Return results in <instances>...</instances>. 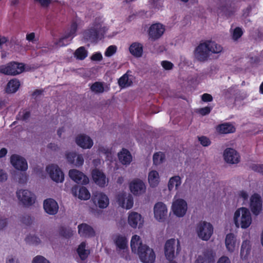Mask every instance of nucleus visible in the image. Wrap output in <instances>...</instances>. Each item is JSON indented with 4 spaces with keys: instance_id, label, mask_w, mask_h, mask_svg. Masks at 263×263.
<instances>
[{
    "instance_id": "1",
    "label": "nucleus",
    "mask_w": 263,
    "mask_h": 263,
    "mask_svg": "<svg viewBox=\"0 0 263 263\" xmlns=\"http://www.w3.org/2000/svg\"><path fill=\"white\" fill-rule=\"evenodd\" d=\"M233 222L237 228L247 229L252 224L253 219L251 211L246 207L237 209L233 215Z\"/></svg>"
},
{
    "instance_id": "2",
    "label": "nucleus",
    "mask_w": 263,
    "mask_h": 263,
    "mask_svg": "<svg viewBox=\"0 0 263 263\" xmlns=\"http://www.w3.org/2000/svg\"><path fill=\"white\" fill-rule=\"evenodd\" d=\"M103 23V21L96 20L90 28L84 33V39L92 42L102 36L107 30Z\"/></svg>"
},
{
    "instance_id": "3",
    "label": "nucleus",
    "mask_w": 263,
    "mask_h": 263,
    "mask_svg": "<svg viewBox=\"0 0 263 263\" xmlns=\"http://www.w3.org/2000/svg\"><path fill=\"white\" fill-rule=\"evenodd\" d=\"M113 241L116 246V251L118 254L126 260H130L127 238L124 235L119 234L113 237Z\"/></svg>"
},
{
    "instance_id": "4",
    "label": "nucleus",
    "mask_w": 263,
    "mask_h": 263,
    "mask_svg": "<svg viewBox=\"0 0 263 263\" xmlns=\"http://www.w3.org/2000/svg\"><path fill=\"white\" fill-rule=\"evenodd\" d=\"M180 251L181 246L178 239L171 238L166 241L164 252L165 257L168 261H173L176 255L178 254Z\"/></svg>"
},
{
    "instance_id": "5",
    "label": "nucleus",
    "mask_w": 263,
    "mask_h": 263,
    "mask_svg": "<svg viewBox=\"0 0 263 263\" xmlns=\"http://www.w3.org/2000/svg\"><path fill=\"white\" fill-rule=\"evenodd\" d=\"M196 231L200 239L207 241L210 238L213 234V227L210 223L205 221H201L197 223Z\"/></svg>"
},
{
    "instance_id": "6",
    "label": "nucleus",
    "mask_w": 263,
    "mask_h": 263,
    "mask_svg": "<svg viewBox=\"0 0 263 263\" xmlns=\"http://www.w3.org/2000/svg\"><path fill=\"white\" fill-rule=\"evenodd\" d=\"M24 70V66L22 63L11 62L0 66V72L6 75H17L23 72Z\"/></svg>"
},
{
    "instance_id": "7",
    "label": "nucleus",
    "mask_w": 263,
    "mask_h": 263,
    "mask_svg": "<svg viewBox=\"0 0 263 263\" xmlns=\"http://www.w3.org/2000/svg\"><path fill=\"white\" fill-rule=\"evenodd\" d=\"M16 195L19 201L25 206H30L35 202V195L28 190H18L16 192Z\"/></svg>"
},
{
    "instance_id": "8",
    "label": "nucleus",
    "mask_w": 263,
    "mask_h": 263,
    "mask_svg": "<svg viewBox=\"0 0 263 263\" xmlns=\"http://www.w3.org/2000/svg\"><path fill=\"white\" fill-rule=\"evenodd\" d=\"M154 217L160 222H164L167 217L168 209L166 205L162 202L156 203L153 208Z\"/></svg>"
},
{
    "instance_id": "9",
    "label": "nucleus",
    "mask_w": 263,
    "mask_h": 263,
    "mask_svg": "<svg viewBox=\"0 0 263 263\" xmlns=\"http://www.w3.org/2000/svg\"><path fill=\"white\" fill-rule=\"evenodd\" d=\"M171 209L175 216L178 217H182L185 215L187 210V203L182 199H175L174 198Z\"/></svg>"
},
{
    "instance_id": "10",
    "label": "nucleus",
    "mask_w": 263,
    "mask_h": 263,
    "mask_svg": "<svg viewBox=\"0 0 263 263\" xmlns=\"http://www.w3.org/2000/svg\"><path fill=\"white\" fill-rule=\"evenodd\" d=\"M137 254L143 263H154L155 261V253L153 249L147 245L141 248Z\"/></svg>"
},
{
    "instance_id": "11",
    "label": "nucleus",
    "mask_w": 263,
    "mask_h": 263,
    "mask_svg": "<svg viewBox=\"0 0 263 263\" xmlns=\"http://www.w3.org/2000/svg\"><path fill=\"white\" fill-rule=\"evenodd\" d=\"M250 211L255 216L259 215L262 209V200L260 195L257 193L252 195L249 199Z\"/></svg>"
},
{
    "instance_id": "12",
    "label": "nucleus",
    "mask_w": 263,
    "mask_h": 263,
    "mask_svg": "<svg viewBox=\"0 0 263 263\" xmlns=\"http://www.w3.org/2000/svg\"><path fill=\"white\" fill-rule=\"evenodd\" d=\"M65 158L68 163L79 167L84 164V158L82 154H78L74 151H66Z\"/></svg>"
},
{
    "instance_id": "13",
    "label": "nucleus",
    "mask_w": 263,
    "mask_h": 263,
    "mask_svg": "<svg viewBox=\"0 0 263 263\" xmlns=\"http://www.w3.org/2000/svg\"><path fill=\"white\" fill-rule=\"evenodd\" d=\"M46 171L51 179L56 182H62L64 180V173L55 164H51L46 167Z\"/></svg>"
},
{
    "instance_id": "14",
    "label": "nucleus",
    "mask_w": 263,
    "mask_h": 263,
    "mask_svg": "<svg viewBox=\"0 0 263 263\" xmlns=\"http://www.w3.org/2000/svg\"><path fill=\"white\" fill-rule=\"evenodd\" d=\"M10 161L11 165L17 170L25 172L28 169V163L23 157L17 155H12L10 158Z\"/></svg>"
},
{
    "instance_id": "15",
    "label": "nucleus",
    "mask_w": 263,
    "mask_h": 263,
    "mask_svg": "<svg viewBox=\"0 0 263 263\" xmlns=\"http://www.w3.org/2000/svg\"><path fill=\"white\" fill-rule=\"evenodd\" d=\"M127 221L132 228L140 229L143 227L144 220L140 214L136 212H130L128 213Z\"/></svg>"
},
{
    "instance_id": "16",
    "label": "nucleus",
    "mask_w": 263,
    "mask_h": 263,
    "mask_svg": "<svg viewBox=\"0 0 263 263\" xmlns=\"http://www.w3.org/2000/svg\"><path fill=\"white\" fill-rule=\"evenodd\" d=\"M92 200L95 205L100 209L106 208L109 203L108 196L101 192H97L93 194Z\"/></svg>"
},
{
    "instance_id": "17",
    "label": "nucleus",
    "mask_w": 263,
    "mask_h": 263,
    "mask_svg": "<svg viewBox=\"0 0 263 263\" xmlns=\"http://www.w3.org/2000/svg\"><path fill=\"white\" fill-rule=\"evenodd\" d=\"M130 192L136 196L144 194L146 191V185L144 182L139 179H135L129 183Z\"/></svg>"
},
{
    "instance_id": "18",
    "label": "nucleus",
    "mask_w": 263,
    "mask_h": 263,
    "mask_svg": "<svg viewBox=\"0 0 263 263\" xmlns=\"http://www.w3.org/2000/svg\"><path fill=\"white\" fill-rule=\"evenodd\" d=\"M117 202L122 208L127 210L131 209L134 204L133 197L125 192L119 193L117 196Z\"/></svg>"
},
{
    "instance_id": "19",
    "label": "nucleus",
    "mask_w": 263,
    "mask_h": 263,
    "mask_svg": "<svg viewBox=\"0 0 263 263\" xmlns=\"http://www.w3.org/2000/svg\"><path fill=\"white\" fill-rule=\"evenodd\" d=\"M225 246L229 253H233L237 251L239 242L235 235L233 233L228 234L225 238Z\"/></svg>"
},
{
    "instance_id": "20",
    "label": "nucleus",
    "mask_w": 263,
    "mask_h": 263,
    "mask_svg": "<svg viewBox=\"0 0 263 263\" xmlns=\"http://www.w3.org/2000/svg\"><path fill=\"white\" fill-rule=\"evenodd\" d=\"M77 30V24L76 23H72L70 29L65 33L64 36L61 37L57 43V45L59 46H63L69 44L71 40L76 35Z\"/></svg>"
},
{
    "instance_id": "21",
    "label": "nucleus",
    "mask_w": 263,
    "mask_h": 263,
    "mask_svg": "<svg viewBox=\"0 0 263 263\" xmlns=\"http://www.w3.org/2000/svg\"><path fill=\"white\" fill-rule=\"evenodd\" d=\"M75 142L83 149H90L93 145L92 139L85 134H79L75 138Z\"/></svg>"
},
{
    "instance_id": "22",
    "label": "nucleus",
    "mask_w": 263,
    "mask_h": 263,
    "mask_svg": "<svg viewBox=\"0 0 263 263\" xmlns=\"http://www.w3.org/2000/svg\"><path fill=\"white\" fill-rule=\"evenodd\" d=\"M224 160L230 164H236L240 161L239 154L233 148H226L223 154Z\"/></svg>"
},
{
    "instance_id": "23",
    "label": "nucleus",
    "mask_w": 263,
    "mask_h": 263,
    "mask_svg": "<svg viewBox=\"0 0 263 263\" xmlns=\"http://www.w3.org/2000/svg\"><path fill=\"white\" fill-rule=\"evenodd\" d=\"M165 31L164 26L160 23H156L152 25L148 30L149 37L156 40L160 37Z\"/></svg>"
},
{
    "instance_id": "24",
    "label": "nucleus",
    "mask_w": 263,
    "mask_h": 263,
    "mask_svg": "<svg viewBox=\"0 0 263 263\" xmlns=\"http://www.w3.org/2000/svg\"><path fill=\"white\" fill-rule=\"evenodd\" d=\"M92 177L94 182L99 186L104 187L107 186L108 180L101 171L94 169L92 172Z\"/></svg>"
},
{
    "instance_id": "25",
    "label": "nucleus",
    "mask_w": 263,
    "mask_h": 263,
    "mask_svg": "<svg viewBox=\"0 0 263 263\" xmlns=\"http://www.w3.org/2000/svg\"><path fill=\"white\" fill-rule=\"evenodd\" d=\"M70 178L77 183L86 184L88 183L89 179L82 172L76 169H72L69 171Z\"/></svg>"
},
{
    "instance_id": "26",
    "label": "nucleus",
    "mask_w": 263,
    "mask_h": 263,
    "mask_svg": "<svg viewBox=\"0 0 263 263\" xmlns=\"http://www.w3.org/2000/svg\"><path fill=\"white\" fill-rule=\"evenodd\" d=\"M195 57L199 61H204L210 56L205 42L200 44L195 51Z\"/></svg>"
},
{
    "instance_id": "27",
    "label": "nucleus",
    "mask_w": 263,
    "mask_h": 263,
    "mask_svg": "<svg viewBox=\"0 0 263 263\" xmlns=\"http://www.w3.org/2000/svg\"><path fill=\"white\" fill-rule=\"evenodd\" d=\"M78 233L80 236L90 238L95 236V231L92 227L87 223H82L78 226Z\"/></svg>"
},
{
    "instance_id": "28",
    "label": "nucleus",
    "mask_w": 263,
    "mask_h": 263,
    "mask_svg": "<svg viewBox=\"0 0 263 263\" xmlns=\"http://www.w3.org/2000/svg\"><path fill=\"white\" fill-rule=\"evenodd\" d=\"M44 209L50 215H55L59 210L58 203L52 199H47L44 202Z\"/></svg>"
},
{
    "instance_id": "29",
    "label": "nucleus",
    "mask_w": 263,
    "mask_h": 263,
    "mask_svg": "<svg viewBox=\"0 0 263 263\" xmlns=\"http://www.w3.org/2000/svg\"><path fill=\"white\" fill-rule=\"evenodd\" d=\"M72 193L74 196L78 197L81 200H86L90 197L89 192L85 187L75 186L72 189Z\"/></svg>"
},
{
    "instance_id": "30",
    "label": "nucleus",
    "mask_w": 263,
    "mask_h": 263,
    "mask_svg": "<svg viewBox=\"0 0 263 263\" xmlns=\"http://www.w3.org/2000/svg\"><path fill=\"white\" fill-rule=\"evenodd\" d=\"M119 161L124 165H129L132 161L130 153L126 149L123 148L118 154Z\"/></svg>"
},
{
    "instance_id": "31",
    "label": "nucleus",
    "mask_w": 263,
    "mask_h": 263,
    "mask_svg": "<svg viewBox=\"0 0 263 263\" xmlns=\"http://www.w3.org/2000/svg\"><path fill=\"white\" fill-rule=\"evenodd\" d=\"M144 246L146 245L142 243L139 236L134 235L132 236L130 240V248L133 253L137 254L141 248Z\"/></svg>"
},
{
    "instance_id": "32",
    "label": "nucleus",
    "mask_w": 263,
    "mask_h": 263,
    "mask_svg": "<svg viewBox=\"0 0 263 263\" xmlns=\"http://www.w3.org/2000/svg\"><path fill=\"white\" fill-rule=\"evenodd\" d=\"M131 54L136 58H140L143 54V45L139 42H134L129 47Z\"/></svg>"
},
{
    "instance_id": "33",
    "label": "nucleus",
    "mask_w": 263,
    "mask_h": 263,
    "mask_svg": "<svg viewBox=\"0 0 263 263\" xmlns=\"http://www.w3.org/2000/svg\"><path fill=\"white\" fill-rule=\"evenodd\" d=\"M148 181L150 186L155 187L160 182L159 173L155 170H151L148 174Z\"/></svg>"
},
{
    "instance_id": "34",
    "label": "nucleus",
    "mask_w": 263,
    "mask_h": 263,
    "mask_svg": "<svg viewBox=\"0 0 263 263\" xmlns=\"http://www.w3.org/2000/svg\"><path fill=\"white\" fill-rule=\"evenodd\" d=\"M251 252L250 242L248 240H243L242 242L240 256L243 260L248 259Z\"/></svg>"
},
{
    "instance_id": "35",
    "label": "nucleus",
    "mask_w": 263,
    "mask_h": 263,
    "mask_svg": "<svg viewBox=\"0 0 263 263\" xmlns=\"http://www.w3.org/2000/svg\"><path fill=\"white\" fill-rule=\"evenodd\" d=\"M90 90L96 94H100L107 91L109 88L104 82H96L91 85Z\"/></svg>"
},
{
    "instance_id": "36",
    "label": "nucleus",
    "mask_w": 263,
    "mask_h": 263,
    "mask_svg": "<svg viewBox=\"0 0 263 263\" xmlns=\"http://www.w3.org/2000/svg\"><path fill=\"white\" fill-rule=\"evenodd\" d=\"M209 52L214 54L221 53L223 50L222 47L215 42L208 41L205 42Z\"/></svg>"
},
{
    "instance_id": "37",
    "label": "nucleus",
    "mask_w": 263,
    "mask_h": 263,
    "mask_svg": "<svg viewBox=\"0 0 263 263\" xmlns=\"http://www.w3.org/2000/svg\"><path fill=\"white\" fill-rule=\"evenodd\" d=\"M216 130L220 134H227L234 132L235 131V128L232 124L225 123L217 126Z\"/></svg>"
},
{
    "instance_id": "38",
    "label": "nucleus",
    "mask_w": 263,
    "mask_h": 263,
    "mask_svg": "<svg viewBox=\"0 0 263 263\" xmlns=\"http://www.w3.org/2000/svg\"><path fill=\"white\" fill-rule=\"evenodd\" d=\"M182 181L181 177L178 175H176L170 178L168 183L167 187L169 191H172L173 189H175L177 190L181 184Z\"/></svg>"
},
{
    "instance_id": "39",
    "label": "nucleus",
    "mask_w": 263,
    "mask_h": 263,
    "mask_svg": "<svg viewBox=\"0 0 263 263\" xmlns=\"http://www.w3.org/2000/svg\"><path fill=\"white\" fill-rule=\"evenodd\" d=\"M133 83V76L127 72L118 80L119 85L122 88H126L131 86Z\"/></svg>"
},
{
    "instance_id": "40",
    "label": "nucleus",
    "mask_w": 263,
    "mask_h": 263,
    "mask_svg": "<svg viewBox=\"0 0 263 263\" xmlns=\"http://www.w3.org/2000/svg\"><path fill=\"white\" fill-rule=\"evenodd\" d=\"M77 252L82 260H85L90 254V251L86 248V243L84 241L79 245Z\"/></svg>"
},
{
    "instance_id": "41",
    "label": "nucleus",
    "mask_w": 263,
    "mask_h": 263,
    "mask_svg": "<svg viewBox=\"0 0 263 263\" xmlns=\"http://www.w3.org/2000/svg\"><path fill=\"white\" fill-rule=\"evenodd\" d=\"M20 86L18 80L15 79H12L8 83L6 91L7 93H14L18 90Z\"/></svg>"
},
{
    "instance_id": "42",
    "label": "nucleus",
    "mask_w": 263,
    "mask_h": 263,
    "mask_svg": "<svg viewBox=\"0 0 263 263\" xmlns=\"http://www.w3.org/2000/svg\"><path fill=\"white\" fill-rule=\"evenodd\" d=\"M74 55L77 59L83 60L87 57V51L84 47H80L75 51Z\"/></svg>"
},
{
    "instance_id": "43",
    "label": "nucleus",
    "mask_w": 263,
    "mask_h": 263,
    "mask_svg": "<svg viewBox=\"0 0 263 263\" xmlns=\"http://www.w3.org/2000/svg\"><path fill=\"white\" fill-rule=\"evenodd\" d=\"M200 255L203 256L205 262H213L215 257V254L212 250H206L203 252Z\"/></svg>"
},
{
    "instance_id": "44",
    "label": "nucleus",
    "mask_w": 263,
    "mask_h": 263,
    "mask_svg": "<svg viewBox=\"0 0 263 263\" xmlns=\"http://www.w3.org/2000/svg\"><path fill=\"white\" fill-rule=\"evenodd\" d=\"M164 160V155L161 152H158L154 154L153 156L154 164L158 165L162 163Z\"/></svg>"
},
{
    "instance_id": "45",
    "label": "nucleus",
    "mask_w": 263,
    "mask_h": 263,
    "mask_svg": "<svg viewBox=\"0 0 263 263\" xmlns=\"http://www.w3.org/2000/svg\"><path fill=\"white\" fill-rule=\"evenodd\" d=\"M28 243L34 245H37L41 242V240L39 237L36 235H29L26 238Z\"/></svg>"
},
{
    "instance_id": "46",
    "label": "nucleus",
    "mask_w": 263,
    "mask_h": 263,
    "mask_svg": "<svg viewBox=\"0 0 263 263\" xmlns=\"http://www.w3.org/2000/svg\"><path fill=\"white\" fill-rule=\"evenodd\" d=\"M238 196L239 199H242V204L245 205L248 200L249 194L247 191H240L238 193Z\"/></svg>"
},
{
    "instance_id": "47",
    "label": "nucleus",
    "mask_w": 263,
    "mask_h": 263,
    "mask_svg": "<svg viewBox=\"0 0 263 263\" xmlns=\"http://www.w3.org/2000/svg\"><path fill=\"white\" fill-rule=\"evenodd\" d=\"M242 29L239 27L236 28L232 33V39L234 41H237L242 35Z\"/></svg>"
},
{
    "instance_id": "48",
    "label": "nucleus",
    "mask_w": 263,
    "mask_h": 263,
    "mask_svg": "<svg viewBox=\"0 0 263 263\" xmlns=\"http://www.w3.org/2000/svg\"><path fill=\"white\" fill-rule=\"evenodd\" d=\"M117 49V47L115 45L109 46L105 52V55L107 57L112 56L116 52Z\"/></svg>"
},
{
    "instance_id": "49",
    "label": "nucleus",
    "mask_w": 263,
    "mask_h": 263,
    "mask_svg": "<svg viewBox=\"0 0 263 263\" xmlns=\"http://www.w3.org/2000/svg\"><path fill=\"white\" fill-rule=\"evenodd\" d=\"M32 263H50L48 260L42 256H36L33 258Z\"/></svg>"
},
{
    "instance_id": "50",
    "label": "nucleus",
    "mask_w": 263,
    "mask_h": 263,
    "mask_svg": "<svg viewBox=\"0 0 263 263\" xmlns=\"http://www.w3.org/2000/svg\"><path fill=\"white\" fill-rule=\"evenodd\" d=\"M161 65L165 70H170L173 68L174 64L168 61H162L161 62Z\"/></svg>"
},
{
    "instance_id": "51",
    "label": "nucleus",
    "mask_w": 263,
    "mask_h": 263,
    "mask_svg": "<svg viewBox=\"0 0 263 263\" xmlns=\"http://www.w3.org/2000/svg\"><path fill=\"white\" fill-rule=\"evenodd\" d=\"M151 5L156 9H160L163 7V0H151Z\"/></svg>"
},
{
    "instance_id": "52",
    "label": "nucleus",
    "mask_w": 263,
    "mask_h": 263,
    "mask_svg": "<svg viewBox=\"0 0 263 263\" xmlns=\"http://www.w3.org/2000/svg\"><path fill=\"white\" fill-rule=\"evenodd\" d=\"M199 141L200 144L203 146H208L210 145L211 141L210 139L205 136H201L198 137Z\"/></svg>"
},
{
    "instance_id": "53",
    "label": "nucleus",
    "mask_w": 263,
    "mask_h": 263,
    "mask_svg": "<svg viewBox=\"0 0 263 263\" xmlns=\"http://www.w3.org/2000/svg\"><path fill=\"white\" fill-rule=\"evenodd\" d=\"M235 87H231L224 91V95L226 97L229 98L234 95L236 92Z\"/></svg>"
},
{
    "instance_id": "54",
    "label": "nucleus",
    "mask_w": 263,
    "mask_h": 263,
    "mask_svg": "<svg viewBox=\"0 0 263 263\" xmlns=\"http://www.w3.org/2000/svg\"><path fill=\"white\" fill-rule=\"evenodd\" d=\"M26 39L28 42H31L33 43H35L37 41L36 38L35 37V34L34 32H31L30 33L27 34Z\"/></svg>"
},
{
    "instance_id": "55",
    "label": "nucleus",
    "mask_w": 263,
    "mask_h": 263,
    "mask_svg": "<svg viewBox=\"0 0 263 263\" xmlns=\"http://www.w3.org/2000/svg\"><path fill=\"white\" fill-rule=\"evenodd\" d=\"M34 1L38 3L43 7H47L51 3L52 0H34Z\"/></svg>"
},
{
    "instance_id": "56",
    "label": "nucleus",
    "mask_w": 263,
    "mask_h": 263,
    "mask_svg": "<svg viewBox=\"0 0 263 263\" xmlns=\"http://www.w3.org/2000/svg\"><path fill=\"white\" fill-rule=\"evenodd\" d=\"M8 179V175L6 172L2 168H0V182H4Z\"/></svg>"
},
{
    "instance_id": "57",
    "label": "nucleus",
    "mask_w": 263,
    "mask_h": 263,
    "mask_svg": "<svg viewBox=\"0 0 263 263\" xmlns=\"http://www.w3.org/2000/svg\"><path fill=\"white\" fill-rule=\"evenodd\" d=\"M21 221L23 223L26 225H29L32 223L33 220L30 216L25 215L22 218Z\"/></svg>"
},
{
    "instance_id": "58",
    "label": "nucleus",
    "mask_w": 263,
    "mask_h": 263,
    "mask_svg": "<svg viewBox=\"0 0 263 263\" xmlns=\"http://www.w3.org/2000/svg\"><path fill=\"white\" fill-rule=\"evenodd\" d=\"M211 109V107L207 106L199 109L198 112L201 115L204 116L209 114L210 112Z\"/></svg>"
},
{
    "instance_id": "59",
    "label": "nucleus",
    "mask_w": 263,
    "mask_h": 263,
    "mask_svg": "<svg viewBox=\"0 0 263 263\" xmlns=\"http://www.w3.org/2000/svg\"><path fill=\"white\" fill-rule=\"evenodd\" d=\"M19 116L23 120H26L30 117V112L27 110H23L20 113Z\"/></svg>"
},
{
    "instance_id": "60",
    "label": "nucleus",
    "mask_w": 263,
    "mask_h": 263,
    "mask_svg": "<svg viewBox=\"0 0 263 263\" xmlns=\"http://www.w3.org/2000/svg\"><path fill=\"white\" fill-rule=\"evenodd\" d=\"M201 99L204 102H211L213 100V97L210 94L205 93L201 96Z\"/></svg>"
},
{
    "instance_id": "61",
    "label": "nucleus",
    "mask_w": 263,
    "mask_h": 263,
    "mask_svg": "<svg viewBox=\"0 0 263 263\" xmlns=\"http://www.w3.org/2000/svg\"><path fill=\"white\" fill-rule=\"evenodd\" d=\"M102 59V55L100 52H96L92 55L91 60L92 61H100Z\"/></svg>"
},
{
    "instance_id": "62",
    "label": "nucleus",
    "mask_w": 263,
    "mask_h": 263,
    "mask_svg": "<svg viewBox=\"0 0 263 263\" xmlns=\"http://www.w3.org/2000/svg\"><path fill=\"white\" fill-rule=\"evenodd\" d=\"M217 263H231V260L228 257L223 256L218 259Z\"/></svg>"
},
{
    "instance_id": "63",
    "label": "nucleus",
    "mask_w": 263,
    "mask_h": 263,
    "mask_svg": "<svg viewBox=\"0 0 263 263\" xmlns=\"http://www.w3.org/2000/svg\"><path fill=\"white\" fill-rule=\"evenodd\" d=\"M6 263H18V259L12 256L8 257L6 260Z\"/></svg>"
},
{
    "instance_id": "64",
    "label": "nucleus",
    "mask_w": 263,
    "mask_h": 263,
    "mask_svg": "<svg viewBox=\"0 0 263 263\" xmlns=\"http://www.w3.org/2000/svg\"><path fill=\"white\" fill-rule=\"evenodd\" d=\"M205 261L203 258V256L199 255L196 257V259L194 262V263H204Z\"/></svg>"
}]
</instances>
